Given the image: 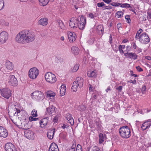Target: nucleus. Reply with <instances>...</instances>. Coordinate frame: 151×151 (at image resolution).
I'll return each instance as SVG.
<instances>
[{
	"label": "nucleus",
	"instance_id": "37",
	"mask_svg": "<svg viewBox=\"0 0 151 151\" xmlns=\"http://www.w3.org/2000/svg\"><path fill=\"white\" fill-rule=\"evenodd\" d=\"M14 123L16 126L19 128L20 127H21V124L22 123V121L19 119H18L16 122H14Z\"/></svg>",
	"mask_w": 151,
	"mask_h": 151
},
{
	"label": "nucleus",
	"instance_id": "58",
	"mask_svg": "<svg viewBox=\"0 0 151 151\" xmlns=\"http://www.w3.org/2000/svg\"><path fill=\"white\" fill-rule=\"evenodd\" d=\"M104 9H112V7L110 6H106L104 7Z\"/></svg>",
	"mask_w": 151,
	"mask_h": 151
},
{
	"label": "nucleus",
	"instance_id": "36",
	"mask_svg": "<svg viewBox=\"0 0 151 151\" xmlns=\"http://www.w3.org/2000/svg\"><path fill=\"white\" fill-rule=\"evenodd\" d=\"M78 109L81 111H85L86 110V106L84 105H81L78 107Z\"/></svg>",
	"mask_w": 151,
	"mask_h": 151
},
{
	"label": "nucleus",
	"instance_id": "30",
	"mask_svg": "<svg viewBox=\"0 0 151 151\" xmlns=\"http://www.w3.org/2000/svg\"><path fill=\"white\" fill-rule=\"evenodd\" d=\"M79 68V65L78 64H75L73 68H71L70 71L72 73H74L76 72L78 69Z\"/></svg>",
	"mask_w": 151,
	"mask_h": 151
},
{
	"label": "nucleus",
	"instance_id": "34",
	"mask_svg": "<svg viewBox=\"0 0 151 151\" xmlns=\"http://www.w3.org/2000/svg\"><path fill=\"white\" fill-rule=\"evenodd\" d=\"M125 46L124 45H120L119 47V50L120 53L123 54L124 53V51L123 50V49L125 48Z\"/></svg>",
	"mask_w": 151,
	"mask_h": 151
},
{
	"label": "nucleus",
	"instance_id": "60",
	"mask_svg": "<svg viewBox=\"0 0 151 151\" xmlns=\"http://www.w3.org/2000/svg\"><path fill=\"white\" fill-rule=\"evenodd\" d=\"M122 87L121 86H119V87L116 88V89L119 91L121 92L122 89Z\"/></svg>",
	"mask_w": 151,
	"mask_h": 151
},
{
	"label": "nucleus",
	"instance_id": "17",
	"mask_svg": "<svg viewBox=\"0 0 151 151\" xmlns=\"http://www.w3.org/2000/svg\"><path fill=\"white\" fill-rule=\"evenodd\" d=\"M78 86L79 88L82 87L83 85V78L80 77H77L76 78V81H74Z\"/></svg>",
	"mask_w": 151,
	"mask_h": 151
},
{
	"label": "nucleus",
	"instance_id": "45",
	"mask_svg": "<svg viewBox=\"0 0 151 151\" xmlns=\"http://www.w3.org/2000/svg\"><path fill=\"white\" fill-rule=\"evenodd\" d=\"M91 151H100L99 148L97 146H94L91 149Z\"/></svg>",
	"mask_w": 151,
	"mask_h": 151
},
{
	"label": "nucleus",
	"instance_id": "1",
	"mask_svg": "<svg viewBox=\"0 0 151 151\" xmlns=\"http://www.w3.org/2000/svg\"><path fill=\"white\" fill-rule=\"evenodd\" d=\"M34 33L31 30H24L20 32L16 35L15 40L18 43H26L33 41L35 39Z\"/></svg>",
	"mask_w": 151,
	"mask_h": 151
},
{
	"label": "nucleus",
	"instance_id": "53",
	"mask_svg": "<svg viewBox=\"0 0 151 151\" xmlns=\"http://www.w3.org/2000/svg\"><path fill=\"white\" fill-rule=\"evenodd\" d=\"M137 70L139 72H141L143 71V70L139 66L136 67Z\"/></svg>",
	"mask_w": 151,
	"mask_h": 151
},
{
	"label": "nucleus",
	"instance_id": "41",
	"mask_svg": "<svg viewBox=\"0 0 151 151\" xmlns=\"http://www.w3.org/2000/svg\"><path fill=\"white\" fill-rule=\"evenodd\" d=\"M142 32V30L141 29H140L139 30L137 31L136 33L135 38L137 39L140 36V34Z\"/></svg>",
	"mask_w": 151,
	"mask_h": 151
},
{
	"label": "nucleus",
	"instance_id": "19",
	"mask_svg": "<svg viewBox=\"0 0 151 151\" xmlns=\"http://www.w3.org/2000/svg\"><path fill=\"white\" fill-rule=\"evenodd\" d=\"M48 118L46 117L42 119L40 122V126L42 128L45 127L47 125L48 121Z\"/></svg>",
	"mask_w": 151,
	"mask_h": 151
},
{
	"label": "nucleus",
	"instance_id": "7",
	"mask_svg": "<svg viewBox=\"0 0 151 151\" xmlns=\"http://www.w3.org/2000/svg\"><path fill=\"white\" fill-rule=\"evenodd\" d=\"M0 91L1 95L7 99L11 96V91L8 88L1 89H0Z\"/></svg>",
	"mask_w": 151,
	"mask_h": 151
},
{
	"label": "nucleus",
	"instance_id": "55",
	"mask_svg": "<svg viewBox=\"0 0 151 151\" xmlns=\"http://www.w3.org/2000/svg\"><path fill=\"white\" fill-rule=\"evenodd\" d=\"M132 47L134 49H136L137 48V46L136 45L135 43L133 42L132 43Z\"/></svg>",
	"mask_w": 151,
	"mask_h": 151
},
{
	"label": "nucleus",
	"instance_id": "11",
	"mask_svg": "<svg viewBox=\"0 0 151 151\" xmlns=\"http://www.w3.org/2000/svg\"><path fill=\"white\" fill-rule=\"evenodd\" d=\"M9 84L13 86H16L18 84V81L15 76L12 75H10L8 81Z\"/></svg>",
	"mask_w": 151,
	"mask_h": 151
},
{
	"label": "nucleus",
	"instance_id": "27",
	"mask_svg": "<svg viewBox=\"0 0 151 151\" xmlns=\"http://www.w3.org/2000/svg\"><path fill=\"white\" fill-rule=\"evenodd\" d=\"M72 52L75 55H78L79 52V50L78 48L76 46H73L72 47L71 49Z\"/></svg>",
	"mask_w": 151,
	"mask_h": 151
},
{
	"label": "nucleus",
	"instance_id": "24",
	"mask_svg": "<svg viewBox=\"0 0 151 151\" xmlns=\"http://www.w3.org/2000/svg\"><path fill=\"white\" fill-rule=\"evenodd\" d=\"M66 118L68 121V122L71 125L74 124V119L72 116V115L69 114H68L66 115Z\"/></svg>",
	"mask_w": 151,
	"mask_h": 151
},
{
	"label": "nucleus",
	"instance_id": "22",
	"mask_svg": "<svg viewBox=\"0 0 151 151\" xmlns=\"http://www.w3.org/2000/svg\"><path fill=\"white\" fill-rule=\"evenodd\" d=\"M49 151H59L58 146L55 143H52L50 146Z\"/></svg>",
	"mask_w": 151,
	"mask_h": 151
},
{
	"label": "nucleus",
	"instance_id": "28",
	"mask_svg": "<svg viewBox=\"0 0 151 151\" xmlns=\"http://www.w3.org/2000/svg\"><path fill=\"white\" fill-rule=\"evenodd\" d=\"M99 144H101L104 142V140L106 137V135L105 134H104L102 133H100L99 134Z\"/></svg>",
	"mask_w": 151,
	"mask_h": 151
},
{
	"label": "nucleus",
	"instance_id": "12",
	"mask_svg": "<svg viewBox=\"0 0 151 151\" xmlns=\"http://www.w3.org/2000/svg\"><path fill=\"white\" fill-rule=\"evenodd\" d=\"M5 149L6 151H16L15 146L11 143L6 144Z\"/></svg>",
	"mask_w": 151,
	"mask_h": 151
},
{
	"label": "nucleus",
	"instance_id": "57",
	"mask_svg": "<svg viewBox=\"0 0 151 151\" xmlns=\"http://www.w3.org/2000/svg\"><path fill=\"white\" fill-rule=\"evenodd\" d=\"M128 82H129L131 83H132L133 84H135L136 83V81L135 80H134V81H132V80H130V81H128Z\"/></svg>",
	"mask_w": 151,
	"mask_h": 151
},
{
	"label": "nucleus",
	"instance_id": "50",
	"mask_svg": "<svg viewBox=\"0 0 151 151\" xmlns=\"http://www.w3.org/2000/svg\"><path fill=\"white\" fill-rule=\"evenodd\" d=\"M125 18L127 20V22L129 23L131 22V20L129 18V16L127 15L125 16Z\"/></svg>",
	"mask_w": 151,
	"mask_h": 151
},
{
	"label": "nucleus",
	"instance_id": "63",
	"mask_svg": "<svg viewBox=\"0 0 151 151\" xmlns=\"http://www.w3.org/2000/svg\"><path fill=\"white\" fill-rule=\"evenodd\" d=\"M5 22V21L4 19H1L0 20V23L1 24H2V25H4Z\"/></svg>",
	"mask_w": 151,
	"mask_h": 151
},
{
	"label": "nucleus",
	"instance_id": "59",
	"mask_svg": "<svg viewBox=\"0 0 151 151\" xmlns=\"http://www.w3.org/2000/svg\"><path fill=\"white\" fill-rule=\"evenodd\" d=\"M105 2L109 4L111 2V0H102Z\"/></svg>",
	"mask_w": 151,
	"mask_h": 151
},
{
	"label": "nucleus",
	"instance_id": "46",
	"mask_svg": "<svg viewBox=\"0 0 151 151\" xmlns=\"http://www.w3.org/2000/svg\"><path fill=\"white\" fill-rule=\"evenodd\" d=\"M76 151H82L81 146L79 144L77 145Z\"/></svg>",
	"mask_w": 151,
	"mask_h": 151
},
{
	"label": "nucleus",
	"instance_id": "40",
	"mask_svg": "<svg viewBox=\"0 0 151 151\" xmlns=\"http://www.w3.org/2000/svg\"><path fill=\"white\" fill-rule=\"evenodd\" d=\"M31 115L33 117H36L37 116V111L36 110L34 109L31 112Z\"/></svg>",
	"mask_w": 151,
	"mask_h": 151
},
{
	"label": "nucleus",
	"instance_id": "38",
	"mask_svg": "<svg viewBox=\"0 0 151 151\" xmlns=\"http://www.w3.org/2000/svg\"><path fill=\"white\" fill-rule=\"evenodd\" d=\"M58 23L59 26L61 29H63L64 28V24L61 20L59 21Z\"/></svg>",
	"mask_w": 151,
	"mask_h": 151
},
{
	"label": "nucleus",
	"instance_id": "33",
	"mask_svg": "<svg viewBox=\"0 0 151 151\" xmlns=\"http://www.w3.org/2000/svg\"><path fill=\"white\" fill-rule=\"evenodd\" d=\"M87 75L89 77H94L96 75L95 72L94 71H88L87 73Z\"/></svg>",
	"mask_w": 151,
	"mask_h": 151
},
{
	"label": "nucleus",
	"instance_id": "62",
	"mask_svg": "<svg viewBox=\"0 0 151 151\" xmlns=\"http://www.w3.org/2000/svg\"><path fill=\"white\" fill-rule=\"evenodd\" d=\"M75 149L74 147L71 148L70 149H67L66 151H75Z\"/></svg>",
	"mask_w": 151,
	"mask_h": 151
},
{
	"label": "nucleus",
	"instance_id": "54",
	"mask_svg": "<svg viewBox=\"0 0 151 151\" xmlns=\"http://www.w3.org/2000/svg\"><path fill=\"white\" fill-rule=\"evenodd\" d=\"M88 16L90 18L93 19L94 18V15L92 13H90L89 14Z\"/></svg>",
	"mask_w": 151,
	"mask_h": 151
},
{
	"label": "nucleus",
	"instance_id": "51",
	"mask_svg": "<svg viewBox=\"0 0 151 151\" xmlns=\"http://www.w3.org/2000/svg\"><path fill=\"white\" fill-rule=\"evenodd\" d=\"M100 28L101 29L100 30L101 32H103L104 31V29L103 28V27L102 25H99L98 26V29L99 30H100Z\"/></svg>",
	"mask_w": 151,
	"mask_h": 151
},
{
	"label": "nucleus",
	"instance_id": "21",
	"mask_svg": "<svg viewBox=\"0 0 151 151\" xmlns=\"http://www.w3.org/2000/svg\"><path fill=\"white\" fill-rule=\"evenodd\" d=\"M48 20L46 18H42L39 20L38 22V24H39L44 26H46Z\"/></svg>",
	"mask_w": 151,
	"mask_h": 151
},
{
	"label": "nucleus",
	"instance_id": "3",
	"mask_svg": "<svg viewBox=\"0 0 151 151\" xmlns=\"http://www.w3.org/2000/svg\"><path fill=\"white\" fill-rule=\"evenodd\" d=\"M45 77L46 82L50 84L55 83L57 80L55 75L50 72L46 73L45 74Z\"/></svg>",
	"mask_w": 151,
	"mask_h": 151
},
{
	"label": "nucleus",
	"instance_id": "10",
	"mask_svg": "<svg viewBox=\"0 0 151 151\" xmlns=\"http://www.w3.org/2000/svg\"><path fill=\"white\" fill-rule=\"evenodd\" d=\"M78 22L79 21L77 18H71L69 21V26L71 28H76L78 26Z\"/></svg>",
	"mask_w": 151,
	"mask_h": 151
},
{
	"label": "nucleus",
	"instance_id": "15",
	"mask_svg": "<svg viewBox=\"0 0 151 151\" xmlns=\"http://www.w3.org/2000/svg\"><path fill=\"white\" fill-rule=\"evenodd\" d=\"M68 35L69 40L70 42H73L76 40V37L75 33L69 32H68Z\"/></svg>",
	"mask_w": 151,
	"mask_h": 151
},
{
	"label": "nucleus",
	"instance_id": "14",
	"mask_svg": "<svg viewBox=\"0 0 151 151\" xmlns=\"http://www.w3.org/2000/svg\"><path fill=\"white\" fill-rule=\"evenodd\" d=\"M124 55L128 58L133 60L137 59L138 57V55L136 53L133 52L125 53Z\"/></svg>",
	"mask_w": 151,
	"mask_h": 151
},
{
	"label": "nucleus",
	"instance_id": "42",
	"mask_svg": "<svg viewBox=\"0 0 151 151\" xmlns=\"http://www.w3.org/2000/svg\"><path fill=\"white\" fill-rule=\"evenodd\" d=\"M4 6V1L3 0H0V10L2 9Z\"/></svg>",
	"mask_w": 151,
	"mask_h": 151
},
{
	"label": "nucleus",
	"instance_id": "44",
	"mask_svg": "<svg viewBox=\"0 0 151 151\" xmlns=\"http://www.w3.org/2000/svg\"><path fill=\"white\" fill-rule=\"evenodd\" d=\"M16 112L14 113V116H19L20 115V113L21 112L20 111L19 109H16Z\"/></svg>",
	"mask_w": 151,
	"mask_h": 151
},
{
	"label": "nucleus",
	"instance_id": "5",
	"mask_svg": "<svg viewBox=\"0 0 151 151\" xmlns=\"http://www.w3.org/2000/svg\"><path fill=\"white\" fill-rule=\"evenodd\" d=\"M137 39H139V41L141 43L143 44H147L150 41V39L148 35L145 32L141 34Z\"/></svg>",
	"mask_w": 151,
	"mask_h": 151
},
{
	"label": "nucleus",
	"instance_id": "26",
	"mask_svg": "<svg viewBox=\"0 0 151 151\" xmlns=\"http://www.w3.org/2000/svg\"><path fill=\"white\" fill-rule=\"evenodd\" d=\"M66 87L65 85H62L60 87V96H62L64 95L65 92Z\"/></svg>",
	"mask_w": 151,
	"mask_h": 151
},
{
	"label": "nucleus",
	"instance_id": "61",
	"mask_svg": "<svg viewBox=\"0 0 151 151\" xmlns=\"http://www.w3.org/2000/svg\"><path fill=\"white\" fill-rule=\"evenodd\" d=\"M145 58L148 60H151V57L150 56H146L145 57Z\"/></svg>",
	"mask_w": 151,
	"mask_h": 151
},
{
	"label": "nucleus",
	"instance_id": "16",
	"mask_svg": "<svg viewBox=\"0 0 151 151\" xmlns=\"http://www.w3.org/2000/svg\"><path fill=\"white\" fill-rule=\"evenodd\" d=\"M8 134L6 129L3 127L0 126V137L4 138L6 137Z\"/></svg>",
	"mask_w": 151,
	"mask_h": 151
},
{
	"label": "nucleus",
	"instance_id": "6",
	"mask_svg": "<svg viewBox=\"0 0 151 151\" xmlns=\"http://www.w3.org/2000/svg\"><path fill=\"white\" fill-rule=\"evenodd\" d=\"M31 96L32 99L38 101L42 100L44 98L43 93L39 91H35L33 92Z\"/></svg>",
	"mask_w": 151,
	"mask_h": 151
},
{
	"label": "nucleus",
	"instance_id": "25",
	"mask_svg": "<svg viewBox=\"0 0 151 151\" xmlns=\"http://www.w3.org/2000/svg\"><path fill=\"white\" fill-rule=\"evenodd\" d=\"M6 66L8 70H11L14 68L13 64L9 61H7L6 63Z\"/></svg>",
	"mask_w": 151,
	"mask_h": 151
},
{
	"label": "nucleus",
	"instance_id": "29",
	"mask_svg": "<svg viewBox=\"0 0 151 151\" xmlns=\"http://www.w3.org/2000/svg\"><path fill=\"white\" fill-rule=\"evenodd\" d=\"M151 124H149L148 122H144L142 125L141 128L143 130H145L146 129L150 127Z\"/></svg>",
	"mask_w": 151,
	"mask_h": 151
},
{
	"label": "nucleus",
	"instance_id": "23",
	"mask_svg": "<svg viewBox=\"0 0 151 151\" xmlns=\"http://www.w3.org/2000/svg\"><path fill=\"white\" fill-rule=\"evenodd\" d=\"M55 109V107L51 106L47 109L46 114L47 115H50L53 113Z\"/></svg>",
	"mask_w": 151,
	"mask_h": 151
},
{
	"label": "nucleus",
	"instance_id": "20",
	"mask_svg": "<svg viewBox=\"0 0 151 151\" xmlns=\"http://www.w3.org/2000/svg\"><path fill=\"white\" fill-rule=\"evenodd\" d=\"M55 130V129L52 128L48 131L47 133V136L50 139H53Z\"/></svg>",
	"mask_w": 151,
	"mask_h": 151
},
{
	"label": "nucleus",
	"instance_id": "8",
	"mask_svg": "<svg viewBox=\"0 0 151 151\" xmlns=\"http://www.w3.org/2000/svg\"><path fill=\"white\" fill-rule=\"evenodd\" d=\"M9 37L8 33L6 31H3L0 33V44H3L7 40Z\"/></svg>",
	"mask_w": 151,
	"mask_h": 151
},
{
	"label": "nucleus",
	"instance_id": "2",
	"mask_svg": "<svg viewBox=\"0 0 151 151\" xmlns=\"http://www.w3.org/2000/svg\"><path fill=\"white\" fill-rule=\"evenodd\" d=\"M119 132L120 136L123 139H128L131 136V130L127 126L121 127L119 129Z\"/></svg>",
	"mask_w": 151,
	"mask_h": 151
},
{
	"label": "nucleus",
	"instance_id": "43",
	"mask_svg": "<svg viewBox=\"0 0 151 151\" xmlns=\"http://www.w3.org/2000/svg\"><path fill=\"white\" fill-rule=\"evenodd\" d=\"M25 122H22L21 124V127H20L19 128H21L23 129H26L27 128L25 126Z\"/></svg>",
	"mask_w": 151,
	"mask_h": 151
},
{
	"label": "nucleus",
	"instance_id": "35",
	"mask_svg": "<svg viewBox=\"0 0 151 151\" xmlns=\"http://www.w3.org/2000/svg\"><path fill=\"white\" fill-rule=\"evenodd\" d=\"M78 1V0H70V3L71 4H73L74 5V7L75 9L77 10L78 7H79L77 5L75 4H76V2Z\"/></svg>",
	"mask_w": 151,
	"mask_h": 151
},
{
	"label": "nucleus",
	"instance_id": "49",
	"mask_svg": "<svg viewBox=\"0 0 151 151\" xmlns=\"http://www.w3.org/2000/svg\"><path fill=\"white\" fill-rule=\"evenodd\" d=\"M97 6L99 7H101L105 5L104 3L102 2L100 3H99L97 4Z\"/></svg>",
	"mask_w": 151,
	"mask_h": 151
},
{
	"label": "nucleus",
	"instance_id": "13",
	"mask_svg": "<svg viewBox=\"0 0 151 151\" xmlns=\"http://www.w3.org/2000/svg\"><path fill=\"white\" fill-rule=\"evenodd\" d=\"M86 22V19L83 17H81L79 24H78V26L80 29L83 30L84 29Z\"/></svg>",
	"mask_w": 151,
	"mask_h": 151
},
{
	"label": "nucleus",
	"instance_id": "9",
	"mask_svg": "<svg viewBox=\"0 0 151 151\" xmlns=\"http://www.w3.org/2000/svg\"><path fill=\"white\" fill-rule=\"evenodd\" d=\"M46 97L52 102L55 101L56 93L52 91H48L46 92Z\"/></svg>",
	"mask_w": 151,
	"mask_h": 151
},
{
	"label": "nucleus",
	"instance_id": "4",
	"mask_svg": "<svg viewBox=\"0 0 151 151\" xmlns=\"http://www.w3.org/2000/svg\"><path fill=\"white\" fill-rule=\"evenodd\" d=\"M39 70L36 67L30 68L28 72V76L29 78L32 80L36 79L39 74Z\"/></svg>",
	"mask_w": 151,
	"mask_h": 151
},
{
	"label": "nucleus",
	"instance_id": "31",
	"mask_svg": "<svg viewBox=\"0 0 151 151\" xmlns=\"http://www.w3.org/2000/svg\"><path fill=\"white\" fill-rule=\"evenodd\" d=\"M79 87L78 86L76 83V82H73V85L71 88L73 91L76 92Z\"/></svg>",
	"mask_w": 151,
	"mask_h": 151
},
{
	"label": "nucleus",
	"instance_id": "47",
	"mask_svg": "<svg viewBox=\"0 0 151 151\" xmlns=\"http://www.w3.org/2000/svg\"><path fill=\"white\" fill-rule=\"evenodd\" d=\"M121 6L122 7L129 8L130 7V5L128 4H124L122 5Z\"/></svg>",
	"mask_w": 151,
	"mask_h": 151
},
{
	"label": "nucleus",
	"instance_id": "56",
	"mask_svg": "<svg viewBox=\"0 0 151 151\" xmlns=\"http://www.w3.org/2000/svg\"><path fill=\"white\" fill-rule=\"evenodd\" d=\"M146 89V87L145 86H144L142 87V93H144V92L145 91Z\"/></svg>",
	"mask_w": 151,
	"mask_h": 151
},
{
	"label": "nucleus",
	"instance_id": "32",
	"mask_svg": "<svg viewBox=\"0 0 151 151\" xmlns=\"http://www.w3.org/2000/svg\"><path fill=\"white\" fill-rule=\"evenodd\" d=\"M40 4L42 6H46L49 2V0H39Z\"/></svg>",
	"mask_w": 151,
	"mask_h": 151
},
{
	"label": "nucleus",
	"instance_id": "48",
	"mask_svg": "<svg viewBox=\"0 0 151 151\" xmlns=\"http://www.w3.org/2000/svg\"><path fill=\"white\" fill-rule=\"evenodd\" d=\"M33 117L30 116L29 118V119L30 121H36L38 119V118H34Z\"/></svg>",
	"mask_w": 151,
	"mask_h": 151
},
{
	"label": "nucleus",
	"instance_id": "39",
	"mask_svg": "<svg viewBox=\"0 0 151 151\" xmlns=\"http://www.w3.org/2000/svg\"><path fill=\"white\" fill-rule=\"evenodd\" d=\"M123 13L122 11H118L116 13V16L118 18L121 17L123 16Z\"/></svg>",
	"mask_w": 151,
	"mask_h": 151
},
{
	"label": "nucleus",
	"instance_id": "18",
	"mask_svg": "<svg viewBox=\"0 0 151 151\" xmlns=\"http://www.w3.org/2000/svg\"><path fill=\"white\" fill-rule=\"evenodd\" d=\"M25 136L28 139H32L34 138V133L31 131H28L25 133Z\"/></svg>",
	"mask_w": 151,
	"mask_h": 151
},
{
	"label": "nucleus",
	"instance_id": "52",
	"mask_svg": "<svg viewBox=\"0 0 151 151\" xmlns=\"http://www.w3.org/2000/svg\"><path fill=\"white\" fill-rule=\"evenodd\" d=\"M147 17L148 20L151 19V13L150 12L147 13Z\"/></svg>",
	"mask_w": 151,
	"mask_h": 151
},
{
	"label": "nucleus",
	"instance_id": "64",
	"mask_svg": "<svg viewBox=\"0 0 151 151\" xmlns=\"http://www.w3.org/2000/svg\"><path fill=\"white\" fill-rule=\"evenodd\" d=\"M58 121V119L57 117H55L53 119V121L54 122H56Z\"/></svg>",
	"mask_w": 151,
	"mask_h": 151
}]
</instances>
